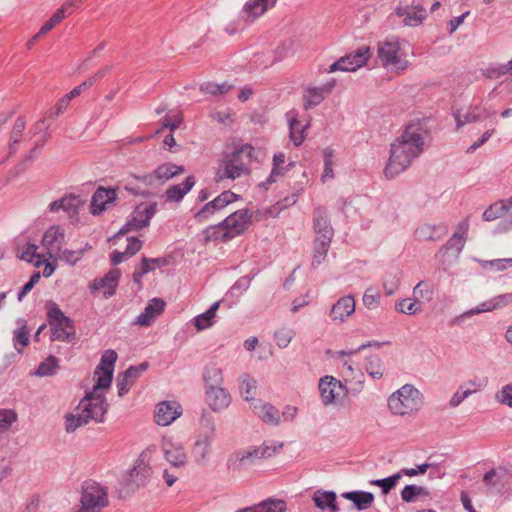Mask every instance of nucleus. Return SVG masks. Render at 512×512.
Masks as SVG:
<instances>
[{"mask_svg":"<svg viewBox=\"0 0 512 512\" xmlns=\"http://www.w3.org/2000/svg\"><path fill=\"white\" fill-rule=\"evenodd\" d=\"M231 394L223 386L205 389V401L214 412H221L231 404Z\"/></svg>","mask_w":512,"mask_h":512,"instance_id":"nucleus-16","label":"nucleus"},{"mask_svg":"<svg viewBox=\"0 0 512 512\" xmlns=\"http://www.w3.org/2000/svg\"><path fill=\"white\" fill-rule=\"evenodd\" d=\"M205 389L209 387L222 386L223 372L216 364H208L203 374Z\"/></svg>","mask_w":512,"mask_h":512,"instance_id":"nucleus-42","label":"nucleus"},{"mask_svg":"<svg viewBox=\"0 0 512 512\" xmlns=\"http://www.w3.org/2000/svg\"><path fill=\"white\" fill-rule=\"evenodd\" d=\"M203 236H204L205 242L218 241V240L225 242V241L231 239V237L229 236V233L227 232V230L224 227L223 222L219 223L218 225L207 227L203 231Z\"/></svg>","mask_w":512,"mask_h":512,"instance_id":"nucleus-44","label":"nucleus"},{"mask_svg":"<svg viewBox=\"0 0 512 512\" xmlns=\"http://www.w3.org/2000/svg\"><path fill=\"white\" fill-rule=\"evenodd\" d=\"M495 399L498 403L512 408V385L507 384L503 386L496 392Z\"/></svg>","mask_w":512,"mask_h":512,"instance_id":"nucleus-57","label":"nucleus"},{"mask_svg":"<svg viewBox=\"0 0 512 512\" xmlns=\"http://www.w3.org/2000/svg\"><path fill=\"white\" fill-rule=\"evenodd\" d=\"M253 147L242 146L241 148L229 153L220 161L216 171L215 180L221 182L225 179L235 180L245 175L249 171Z\"/></svg>","mask_w":512,"mask_h":512,"instance_id":"nucleus-3","label":"nucleus"},{"mask_svg":"<svg viewBox=\"0 0 512 512\" xmlns=\"http://www.w3.org/2000/svg\"><path fill=\"white\" fill-rule=\"evenodd\" d=\"M448 233V228L444 224L424 223L416 228L414 236L420 241H438Z\"/></svg>","mask_w":512,"mask_h":512,"instance_id":"nucleus-24","label":"nucleus"},{"mask_svg":"<svg viewBox=\"0 0 512 512\" xmlns=\"http://www.w3.org/2000/svg\"><path fill=\"white\" fill-rule=\"evenodd\" d=\"M369 58V47L362 46L358 48L355 52L341 57V60H345V64H343L344 71H356L358 68L364 66Z\"/></svg>","mask_w":512,"mask_h":512,"instance_id":"nucleus-29","label":"nucleus"},{"mask_svg":"<svg viewBox=\"0 0 512 512\" xmlns=\"http://www.w3.org/2000/svg\"><path fill=\"white\" fill-rule=\"evenodd\" d=\"M61 13L62 11L56 10V12L51 16V18L42 25L37 36H42L46 34L50 30H52L58 23H60L64 19Z\"/></svg>","mask_w":512,"mask_h":512,"instance_id":"nucleus-61","label":"nucleus"},{"mask_svg":"<svg viewBox=\"0 0 512 512\" xmlns=\"http://www.w3.org/2000/svg\"><path fill=\"white\" fill-rule=\"evenodd\" d=\"M83 203L79 196L68 195L60 200L53 201L49 206V210L51 212H58L62 209L72 221L76 222L78 220V210Z\"/></svg>","mask_w":512,"mask_h":512,"instance_id":"nucleus-20","label":"nucleus"},{"mask_svg":"<svg viewBox=\"0 0 512 512\" xmlns=\"http://www.w3.org/2000/svg\"><path fill=\"white\" fill-rule=\"evenodd\" d=\"M396 14L403 19L404 25L410 27L420 25L427 17L426 10L421 6L398 7Z\"/></svg>","mask_w":512,"mask_h":512,"instance_id":"nucleus-26","label":"nucleus"},{"mask_svg":"<svg viewBox=\"0 0 512 512\" xmlns=\"http://www.w3.org/2000/svg\"><path fill=\"white\" fill-rule=\"evenodd\" d=\"M156 203H141L134 209L130 219L126 225L120 230V234H125L129 231L139 230L149 225L151 218L156 213Z\"/></svg>","mask_w":512,"mask_h":512,"instance_id":"nucleus-9","label":"nucleus"},{"mask_svg":"<svg viewBox=\"0 0 512 512\" xmlns=\"http://www.w3.org/2000/svg\"><path fill=\"white\" fill-rule=\"evenodd\" d=\"M239 392L247 403H250L251 406L254 405L256 391L255 380L252 376L243 374L239 377Z\"/></svg>","mask_w":512,"mask_h":512,"instance_id":"nucleus-38","label":"nucleus"},{"mask_svg":"<svg viewBox=\"0 0 512 512\" xmlns=\"http://www.w3.org/2000/svg\"><path fill=\"white\" fill-rule=\"evenodd\" d=\"M238 196L231 191H224L214 200L205 204V206L195 214L198 222L208 220L212 215L224 209L227 205L235 202Z\"/></svg>","mask_w":512,"mask_h":512,"instance_id":"nucleus-12","label":"nucleus"},{"mask_svg":"<svg viewBox=\"0 0 512 512\" xmlns=\"http://www.w3.org/2000/svg\"><path fill=\"white\" fill-rule=\"evenodd\" d=\"M16 419L17 415L13 410H0V432L9 429Z\"/></svg>","mask_w":512,"mask_h":512,"instance_id":"nucleus-58","label":"nucleus"},{"mask_svg":"<svg viewBox=\"0 0 512 512\" xmlns=\"http://www.w3.org/2000/svg\"><path fill=\"white\" fill-rule=\"evenodd\" d=\"M290 139L295 146H300L306 138V130L310 123L302 124L295 116L289 117Z\"/></svg>","mask_w":512,"mask_h":512,"instance_id":"nucleus-37","label":"nucleus"},{"mask_svg":"<svg viewBox=\"0 0 512 512\" xmlns=\"http://www.w3.org/2000/svg\"><path fill=\"white\" fill-rule=\"evenodd\" d=\"M196 181L194 176H188L184 182L168 187L165 192L167 201L179 202L194 187Z\"/></svg>","mask_w":512,"mask_h":512,"instance_id":"nucleus-31","label":"nucleus"},{"mask_svg":"<svg viewBox=\"0 0 512 512\" xmlns=\"http://www.w3.org/2000/svg\"><path fill=\"white\" fill-rule=\"evenodd\" d=\"M413 294L415 297L426 298L427 300H431L433 291L430 286L423 281H420L413 289Z\"/></svg>","mask_w":512,"mask_h":512,"instance_id":"nucleus-62","label":"nucleus"},{"mask_svg":"<svg viewBox=\"0 0 512 512\" xmlns=\"http://www.w3.org/2000/svg\"><path fill=\"white\" fill-rule=\"evenodd\" d=\"M90 249L91 245L88 243H86L83 248L77 250L62 248L61 251H59V253H57L54 258L62 260L71 266H74L82 259L84 254Z\"/></svg>","mask_w":512,"mask_h":512,"instance_id":"nucleus-39","label":"nucleus"},{"mask_svg":"<svg viewBox=\"0 0 512 512\" xmlns=\"http://www.w3.org/2000/svg\"><path fill=\"white\" fill-rule=\"evenodd\" d=\"M107 505L108 494L106 489L96 482H87L77 512H101Z\"/></svg>","mask_w":512,"mask_h":512,"instance_id":"nucleus-8","label":"nucleus"},{"mask_svg":"<svg viewBox=\"0 0 512 512\" xmlns=\"http://www.w3.org/2000/svg\"><path fill=\"white\" fill-rule=\"evenodd\" d=\"M380 300V293L376 288H367L363 295V304L368 309H375Z\"/></svg>","mask_w":512,"mask_h":512,"instance_id":"nucleus-53","label":"nucleus"},{"mask_svg":"<svg viewBox=\"0 0 512 512\" xmlns=\"http://www.w3.org/2000/svg\"><path fill=\"white\" fill-rule=\"evenodd\" d=\"M472 394H474V391H470L469 389L463 390V386H460L458 390L452 395L449 401L450 407H458L466 398Z\"/></svg>","mask_w":512,"mask_h":512,"instance_id":"nucleus-60","label":"nucleus"},{"mask_svg":"<svg viewBox=\"0 0 512 512\" xmlns=\"http://www.w3.org/2000/svg\"><path fill=\"white\" fill-rule=\"evenodd\" d=\"M335 84V80H331L322 86L308 88L304 95L305 109L319 105L324 100L325 96L332 92Z\"/></svg>","mask_w":512,"mask_h":512,"instance_id":"nucleus-27","label":"nucleus"},{"mask_svg":"<svg viewBox=\"0 0 512 512\" xmlns=\"http://www.w3.org/2000/svg\"><path fill=\"white\" fill-rule=\"evenodd\" d=\"M116 196L117 192L115 189L99 187L92 196L91 213L93 215L101 214L116 200Z\"/></svg>","mask_w":512,"mask_h":512,"instance_id":"nucleus-21","label":"nucleus"},{"mask_svg":"<svg viewBox=\"0 0 512 512\" xmlns=\"http://www.w3.org/2000/svg\"><path fill=\"white\" fill-rule=\"evenodd\" d=\"M65 244V231L60 226H51L42 237V245L50 258H54Z\"/></svg>","mask_w":512,"mask_h":512,"instance_id":"nucleus-17","label":"nucleus"},{"mask_svg":"<svg viewBox=\"0 0 512 512\" xmlns=\"http://www.w3.org/2000/svg\"><path fill=\"white\" fill-rule=\"evenodd\" d=\"M117 353L107 350L101 357V361L94 372L95 384L91 392L80 401L74 411L65 417L67 432H74L89 421L102 422L108 410V403L104 397V391L110 388Z\"/></svg>","mask_w":512,"mask_h":512,"instance_id":"nucleus-1","label":"nucleus"},{"mask_svg":"<svg viewBox=\"0 0 512 512\" xmlns=\"http://www.w3.org/2000/svg\"><path fill=\"white\" fill-rule=\"evenodd\" d=\"M222 222L232 239L247 229L251 223V214H249L248 210H238L230 214Z\"/></svg>","mask_w":512,"mask_h":512,"instance_id":"nucleus-18","label":"nucleus"},{"mask_svg":"<svg viewBox=\"0 0 512 512\" xmlns=\"http://www.w3.org/2000/svg\"><path fill=\"white\" fill-rule=\"evenodd\" d=\"M230 88L231 86L227 83L217 84L213 82H206L201 85L200 90L211 95H222L227 93Z\"/></svg>","mask_w":512,"mask_h":512,"instance_id":"nucleus-52","label":"nucleus"},{"mask_svg":"<svg viewBox=\"0 0 512 512\" xmlns=\"http://www.w3.org/2000/svg\"><path fill=\"white\" fill-rule=\"evenodd\" d=\"M324 171L321 176V179L323 182H325L327 179H331L334 177L333 173V150L330 148H326L324 150Z\"/></svg>","mask_w":512,"mask_h":512,"instance_id":"nucleus-54","label":"nucleus"},{"mask_svg":"<svg viewBox=\"0 0 512 512\" xmlns=\"http://www.w3.org/2000/svg\"><path fill=\"white\" fill-rule=\"evenodd\" d=\"M165 305V302L159 298L152 299L144 311L137 317L136 324L150 326L162 314Z\"/></svg>","mask_w":512,"mask_h":512,"instance_id":"nucleus-28","label":"nucleus"},{"mask_svg":"<svg viewBox=\"0 0 512 512\" xmlns=\"http://www.w3.org/2000/svg\"><path fill=\"white\" fill-rule=\"evenodd\" d=\"M246 24H252L256 19V0H248L240 14Z\"/></svg>","mask_w":512,"mask_h":512,"instance_id":"nucleus-55","label":"nucleus"},{"mask_svg":"<svg viewBox=\"0 0 512 512\" xmlns=\"http://www.w3.org/2000/svg\"><path fill=\"white\" fill-rule=\"evenodd\" d=\"M512 208V196L507 200H500L490 205L483 213L485 221H493L504 216Z\"/></svg>","mask_w":512,"mask_h":512,"instance_id":"nucleus-34","label":"nucleus"},{"mask_svg":"<svg viewBox=\"0 0 512 512\" xmlns=\"http://www.w3.org/2000/svg\"><path fill=\"white\" fill-rule=\"evenodd\" d=\"M164 457L175 468H183L188 464V454L182 442L173 437H164L161 443Z\"/></svg>","mask_w":512,"mask_h":512,"instance_id":"nucleus-10","label":"nucleus"},{"mask_svg":"<svg viewBox=\"0 0 512 512\" xmlns=\"http://www.w3.org/2000/svg\"><path fill=\"white\" fill-rule=\"evenodd\" d=\"M219 306L220 302L216 301L207 311L195 317L194 325L198 331L205 330L213 325Z\"/></svg>","mask_w":512,"mask_h":512,"instance_id":"nucleus-40","label":"nucleus"},{"mask_svg":"<svg viewBox=\"0 0 512 512\" xmlns=\"http://www.w3.org/2000/svg\"><path fill=\"white\" fill-rule=\"evenodd\" d=\"M427 131L418 123L409 124L392 143L390 156L384 169L387 178L405 171L424 150Z\"/></svg>","mask_w":512,"mask_h":512,"instance_id":"nucleus-2","label":"nucleus"},{"mask_svg":"<svg viewBox=\"0 0 512 512\" xmlns=\"http://www.w3.org/2000/svg\"><path fill=\"white\" fill-rule=\"evenodd\" d=\"M182 414V408L176 401H163L157 404L154 411L155 422L160 426H168Z\"/></svg>","mask_w":512,"mask_h":512,"instance_id":"nucleus-14","label":"nucleus"},{"mask_svg":"<svg viewBox=\"0 0 512 512\" xmlns=\"http://www.w3.org/2000/svg\"><path fill=\"white\" fill-rule=\"evenodd\" d=\"M507 475V470L503 468L491 469L484 474L483 482L489 490H500L507 483Z\"/></svg>","mask_w":512,"mask_h":512,"instance_id":"nucleus-32","label":"nucleus"},{"mask_svg":"<svg viewBox=\"0 0 512 512\" xmlns=\"http://www.w3.org/2000/svg\"><path fill=\"white\" fill-rule=\"evenodd\" d=\"M465 245V239L461 238L460 233H454L446 243L447 249H455L458 253L462 251Z\"/></svg>","mask_w":512,"mask_h":512,"instance_id":"nucleus-64","label":"nucleus"},{"mask_svg":"<svg viewBox=\"0 0 512 512\" xmlns=\"http://www.w3.org/2000/svg\"><path fill=\"white\" fill-rule=\"evenodd\" d=\"M57 368V359L53 356H50L39 365L36 374L39 376H50L56 373Z\"/></svg>","mask_w":512,"mask_h":512,"instance_id":"nucleus-51","label":"nucleus"},{"mask_svg":"<svg viewBox=\"0 0 512 512\" xmlns=\"http://www.w3.org/2000/svg\"><path fill=\"white\" fill-rule=\"evenodd\" d=\"M330 242H322V241H315L314 240V246H313V257L311 265L313 268L318 267L320 264H322L326 257L328 250L330 248Z\"/></svg>","mask_w":512,"mask_h":512,"instance_id":"nucleus-47","label":"nucleus"},{"mask_svg":"<svg viewBox=\"0 0 512 512\" xmlns=\"http://www.w3.org/2000/svg\"><path fill=\"white\" fill-rule=\"evenodd\" d=\"M259 417L263 422L271 426H278L281 420L280 411L269 403L262 405Z\"/></svg>","mask_w":512,"mask_h":512,"instance_id":"nucleus-45","label":"nucleus"},{"mask_svg":"<svg viewBox=\"0 0 512 512\" xmlns=\"http://www.w3.org/2000/svg\"><path fill=\"white\" fill-rule=\"evenodd\" d=\"M147 367V363H141L138 366L129 367L122 375H119L117 378L118 395L124 396Z\"/></svg>","mask_w":512,"mask_h":512,"instance_id":"nucleus-23","label":"nucleus"},{"mask_svg":"<svg viewBox=\"0 0 512 512\" xmlns=\"http://www.w3.org/2000/svg\"><path fill=\"white\" fill-rule=\"evenodd\" d=\"M366 372L373 379H380L384 374V364L378 356H370L366 362Z\"/></svg>","mask_w":512,"mask_h":512,"instance_id":"nucleus-48","label":"nucleus"},{"mask_svg":"<svg viewBox=\"0 0 512 512\" xmlns=\"http://www.w3.org/2000/svg\"><path fill=\"white\" fill-rule=\"evenodd\" d=\"M313 229L315 241L330 242L334 235V229L330 222L328 211L324 207H316L313 211Z\"/></svg>","mask_w":512,"mask_h":512,"instance_id":"nucleus-11","label":"nucleus"},{"mask_svg":"<svg viewBox=\"0 0 512 512\" xmlns=\"http://www.w3.org/2000/svg\"><path fill=\"white\" fill-rule=\"evenodd\" d=\"M119 277L120 270H110L104 277L94 279L90 284V289L91 291L106 289L104 291V296L105 298H109L115 293V288L118 285Z\"/></svg>","mask_w":512,"mask_h":512,"instance_id":"nucleus-25","label":"nucleus"},{"mask_svg":"<svg viewBox=\"0 0 512 512\" xmlns=\"http://www.w3.org/2000/svg\"><path fill=\"white\" fill-rule=\"evenodd\" d=\"M283 442L277 441H265L263 444L258 447V458L268 459L277 453L283 448Z\"/></svg>","mask_w":512,"mask_h":512,"instance_id":"nucleus-49","label":"nucleus"},{"mask_svg":"<svg viewBox=\"0 0 512 512\" xmlns=\"http://www.w3.org/2000/svg\"><path fill=\"white\" fill-rule=\"evenodd\" d=\"M238 468L247 469L254 465V453L252 451L241 452L237 456Z\"/></svg>","mask_w":512,"mask_h":512,"instance_id":"nucleus-63","label":"nucleus"},{"mask_svg":"<svg viewBox=\"0 0 512 512\" xmlns=\"http://www.w3.org/2000/svg\"><path fill=\"white\" fill-rule=\"evenodd\" d=\"M342 496L353 502L358 510L368 509L375 499L373 493L367 491H350L343 493Z\"/></svg>","mask_w":512,"mask_h":512,"instance_id":"nucleus-33","label":"nucleus"},{"mask_svg":"<svg viewBox=\"0 0 512 512\" xmlns=\"http://www.w3.org/2000/svg\"><path fill=\"white\" fill-rule=\"evenodd\" d=\"M287 503L282 499L267 498L258 502V512H286Z\"/></svg>","mask_w":512,"mask_h":512,"instance_id":"nucleus-46","label":"nucleus"},{"mask_svg":"<svg viewBox=\"0 0 512 512\" xmlns=\"http://www.w3.org/2000/svg\"><path fill=\"white\" fill-rule=\"evenodd\" d=\"M185 168L172 162H165L159 165L151 174L145 175L143 181L148 185L156 182L165 183L177 175L183 174Z\"/></svg>","mask_w":512,"mask_h":512,"instance_id":"nucleus-13","label":"nucleus"},{"mask_svg":"<svg viewBox=\"0 0 512 512\" xmlns=\"http://www.w3.org/2000/svg\"><path fill=\"white\" fill-rule=\"evenodd\" d=\"M355 311V301L352 296L340 298L331 308L330 316L334 321L344 322Z\"/></svg>","mask_w":512,"mask_h":512,"instance_id":"nucleus-30","label":"nucleus"},{"mask_svg":"<svg viewBox=\"0 0 512 512\" xmlns=\"http://www.w3.org/2000/svg\"><path fill=\"white\" fill-rule=\"evenodd\" d=\"M286 161V157L284 153H277L273 156V167L270 171L269 177L265 182H263L261 185L267 189V185L274 183L277 181V178L282 176L285 171H287V168L283 167L284 163Z\"/></svg>","mask_w":512,"mask_h":512,"instance_id":"nucleus-41","label":"nucleus"},{"mask_svg":"<svg viewBox=\"0 0 512 512\" xmlns=\"http://www.w3.org/2000/svg\"><path fill=\"white\" fill-rule=\"evenodd\" d=\"M216 427L211 416L204 414L195 433V441L191 449V457L195 464L206 465L212 452Z\"/></svg>","mask_w":512,"mask_h":512,"instance_id":"nucleus-4","label":"nucleus"},{"mask_svg":"<svg viewBox=\"0 0 512 512\" xmlns=\"http://www.w3.org/2000/svg\"><path fill=\"white\" fill-rule=\"evenodd\" d=\"M400 495L403 502L413 503L417 497H429L430 492L424 486L409 484L401 490Z\"/></svg>","mask_w":512,"mask_h":512,"instance_id":"nucleus-43","label":"nucleus"},{"mask_svg":"<svg viewBox=\"0 0 512 512\" xmlns=\"http://www.w3.org/2000/svg\"><path fill=\"white\" fill-rule=\"evenodd\" d=\"M377 58L381 66L391 72L401 73L410 66V62L401 48V42L397 38L379 41Z\"/></svg>","mask_w":512,"mask_h":512,"instance_id":"nucleus-6","label":"nucleus"},{"mask_svg":"<svg viewBox=\"0 0 512 512\" xmlns=\"http://www.w3.org/2000/svg\"><path fill=\"white\" fill-rule=\"evenodd\" d=\"M47 315L52 340L69 341L75 335L72 321L63 314L57 304L51 303L49 305Z\"/></svg>","mask_w":512,"mask_h":512,"instance_id":"nucleus-7","label":"nucleus"},{"mask_svg":"<svg viewBox=\"0 0 512 512\" xmlns=\"http://www.w3.org/2000/svg\"><path fill=\"white\" fill-rule=\"evenodd\" d=\"M293 336V331L287 328L279 329L274 334L276 344L280 348H286L293 339Z\"/></svg>","mask_w":512,"mask_h":512,"instance_id":"nucleus-56","label":"nucleus"},{"mask_svg":"<svg viewBox=\"0 0 512 512\" xmlns=\"http://www.w3.org/2000/svg\"><path fill=\"white\" fill-rule=\"evenodd\" d=\"M396 310L408 315H414L420 310V303L417 299H402L396 303Z\"/></svg>","mask_w":512,"mask_h":512,"instance_id":"nucleus-50","label":"nucleus"},{"mask_svg":"<svg viewBox=\"0 0 512 512\" xmlns=\"http://www.w3.org/2000/svg\"><path fill=\"white\" fill-rule=\"evenodd\" d=\"M38 247L35 244L27 243L22 247L18 248V257L21 260L32 263L36 267H40L46 258L37 253Z\"/></svg>","mask_w":512,"mask_h":512,"instance_id":"nucleus-36","label":"nucleus"},{"mask_svg":"<svg viewBox=\"0 0 512 512\" xmlns=\"http://www.w3.org/2000/svg\"><path fill=\"white\" fill-rule=\"evenodd\" d=\"M14 341H15V348L19 352H21L22 348L25 347L29 342V332H28L26 326L19 328L15 332Z\"/></svg>","mask_w":512,"mask_h":512,"instance_id":"nucleus-59","label":"nucleus"},{"mask_svg":"<svg viewBox=\"0 0 512 512\" xmlns=\"http://www.w3.org/2000/svg\"><path fill=\"white\" fill-rule=\"evenodd\" d=\"M493 114H494L493 111H490L481 105H476V106L471 107L465 113H461L460 111L455 112L454 118H455L457 127L460 128L468 123H474V122L485 120L488 117L492 116Z\"/></svg>","mask_w":512,"mask_h":512,"instance_id":"nucleus-22","label":"nucleus"},{"mask_svg":"<svg viewBox=\"0 0 512 512\" xmlns=\"http://www.w3.org/2000/svg\"><path fill=\"white\" fill-rule=\"evenodd\" d=\"M318 386L322 403L325 406L333 404L345 388L341 381L328 375L320 378Z\"/></svg>","mask_w":512,"mask_h":512,"instance_id":"nucleus-15","label":"nucleus"},{"mask_svg":"<svg viewBox=\"0 0 512 512\" xmlns=\"http://www.w3.org/2000/svg\"><path fill=\"white\" fill-rule=\"evenodd\" d=\"M509 305H512V293H505V294L497 295V296L481 303L477 307L465 311L463 313V316L471 317V316H474L476 314H480L483 312H491L494 310L502 309Z\"/></svg>","mask_w":512,"mask_h":512,"instance_id":"nucleus-19","label":"nucleus"},{"mask_svg":"<svg viewBox=\"0 0 512 512\" xmlns=\"http://www.w3.org/2000/svg\"><path fill=\"white\" fill-rule=\"evenodd\" d=\"M315 505L321 509H329L330 512L339 510L336 502V494L333 491H316L313 496Z\"/></svg>","mask_w":512,"mask_h":512,"instance_id":"nucleus-35","label":"nucleus"},{"mask_svg":"<svg viewBox=\"0 0 512 512\" xmlns=\"http://www.w3.org/2000/svg\"><path fill=\"white\" fill-rule=\"evenodd\" d=\"M422 404V394L411 384L403 385L388 398L389 410L396 416L413 414L420 410Z\"/></svg>","mask_w":512,"mask_h":512,"instance_id":"nucleus-5","label":"nucleus"}]
</instances>
